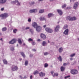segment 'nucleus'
<instances>
[{"label": "nucleus", "mask_w": 79, "mask_h": 79, "mask_svg": "<svg viewBox=\"0 0 79 79\" xmlns=\"http://www.w3.org/2000/svg\"><path fill=\"white\" fill-rule=\"evenodd\" d=\"M66 19L70 21H76L77 20V19L76 17H71L69 16H68L66 17Z\"/></svg>", "instance_id": "f257e3e1"}, {"label": "nucleus", "mask_w": 79, "mask_h": 79, "mask_svg": "<svg viewBox=\"0 0 79 79\" xmlns=\"http://www.w3.org/2000/svg\"><path fill=\"white\" fill-rule=\"evenodd\" d=\"M8 16L7 13H4L0 15V17H2V19H5Z\"/></svg>", "instance_id": "f03ea898"}, {"label": "nucleus", "mask_w": 79, "mask_h": 79, "mask_svg": "<svg viewBox=\"0 0 79 79\" xmlns=\"http://www.w3.org/2000/svg\"><path fill=\"white\" fill-rule=\"evenodd\" d=\"M12 4H13V5H15V4L16 5H17V6H19L20 5V2H19L18 1V0H16L15 1H13L11 2Z\"/></svg>", "instance_id": "7ed1b4c3"}, {"label": "nucleus", "mask_w": 79, "mask_h": 79, "mask_svg": "<svg viewBox=\"0 0 79 79\" xmlns=\"http://www.w3.org/2000/svg\"><path fill=\"white\" fill-rule=\"evenodd\" d=\"M35 28H36V30L37 32H39L42 30V27L39 26H37Z\"/></svg>", "instance_id": "20e7f679"}, {"label": "nucleus", "mask_w": 79, "mask_h": 79, "mask_svg": "<svg viewBox=\"0 0 79 79\" xmlns=\"http://www.w3.org/2000/svg\"><path fill=\"white\" fill-rule=\"evenodd\" d=\"M79 5V2H75L73 6V8L74 9H76L77 8V6Z\"/></svg>", "instance_id": "39448f33"}, {"label": "nucleus", "mask_w": 79, "mask_h": 79, "mask_svg": "<svg viewBox=\"0 0 79 79\" xmlns=\"http://www.w3.org/2000/svg\"><path fill=\"white\" fill-rule=\"evenodd\" d=\"M71 73L72 74H76L77 73V71L76 69H72L71 71Z\"/></svg>", "instance_id": "423d86ee"}, {"label": "nucleus", "mask_w": 79, "mask_h": 79, "mask_svg": "<svg viewBox=\"0 0 79 79\" xmlns=\"http://www.w3.org/2000/svg\"><path fill=\"white\" fill-rule=\"evenodd\" d=\"M45 31H47V32H49V33H52V32H53V30L50 28L47 27L45 28Z\"/></svg>", "instance_id": "0eeeda50"}, {"label": "nucleus", "mask_w": 79, "mask_h": 79, "mask_svg": "<svg viewBox=\"0 0 79 79\" xmlns=\"http://www.w3.org/2000/svg\"><path fill=\"white\" fill-rule=\"evenodd\" d=\"M40 37L41 38H42V39H46L47 38L46 35H45V34L43 33L41 34Z\"/></svg>", "instance_id": "6e6552de"}, {"label": "nucleus", "mask_w": 79, "mask_h": 79, "mask_svg": "<svg viewBox=\"0 0 79 79\" xmlns=\"http://www.w3.org/2000/svg\"><path fill=\"white\" fill-rule=\"evenodd\" d=\"M17 69H18V67H17V66L15 65H13L12 66V71H16V70H17Z\"/></svg>", "instance_id": "1a4fd4ad"}, {"label": "nucleus", "mask_w": 79, "mask_h": 79, "mask_svg": "<svg viewBox=\"0 0 79 79\" xmlns=\"http://www.w3.org/2000/svg\"><path fill=\"white\" fill-rule=\"evenodd\" d=\"M16 39H13L11 41H10L9 44H15V43H16Z\"/></svg>", "instance_id": "9d476101"}, {"label": "nucleus", "mask_w": 79, "mask_h": 79, "mask_svg": "<svg viewBox=\"0 0 79 79\" xmlns=\"http://www.w3.org/2000/svg\"><path fill=\"white\" fill-rule=\"evenodd\" d=\"M69 32V30L68 29H66L64 32V34L66 35H68V33Z\"/></svg>", "instance_id": "9b49d317"}, {"label": "nucleus", "mask_w": 79, "mask_h": 79, "mask_svg": "<svg viewBox=\"0 0 79 79\" xmlns=\"http://www.w3.org/2000/svg\"><path fill=\"white\" fill-rule=\"evenodd\" d=\"M37 9H33L30 10V13H37Z\"/></svg>", "instance_id": "f8f14e48"}, {"label": "nucleus", "mask_w": 79, "mask_h": 79, "mask_svg": "<svg viewBox=\"0 0 79 79\" xmlns=\"http://www.w3.org/2000/svg\"><path fill=\"white\" fill-rule=\"evenodd\" d=\"M32 26L33 27L35 28H36L37 26H38V25H37V24L35 22L33 23L32 24Z\"/></svg>", "instance_id": "ddd939ff"}, {"label": "nucleus", "mask_w": 79, "mask_h": 79, "mask_svg": "<svg viewBox=\"0 0 79 79\" xmlns=\"http://www.w3.org/2000/svg\"><path fill=\"white\" fill-rule=\"evenodd\" d=\"M57 11L60 16L63 15V12L60 10H57Z\"/></svg>", "instance_id": "4468645a"}, {"label": "nucleus", "mask_w": 79, "mask_h": 79, "mask_svg": "<svg viewBox=\"0 0 79 79\" xmlns=\"http://www.w3.org/2000/svg\"><path fill=\"white\" fill-rule=\"evenodd\" d=\"M59 28H60V26L57 25L56 27L55 28V30L56 32L58 31L59 30Z\"/></svg>", "instance_id": "2eb2a0df"}, {"label": "nucleus", "mask_w": 79, "mask_h": 79, "mask_svg": "<svg viewBox=\"0 0 79 79\" xmlns=\"http://www.w3.org/2000/svg\"><path fill=\"white\" fill-rule=\"evenodd\" d=\"M39 19H40V21H44L45 20V18L44 17H40L39 18Z\"/></svg>", "instance_id": "dca6fc26"}, {"label": "nucleus", "mask_w": 79, "mask_h": 79, "mask_svg": "<svg viewBox=\"0 0 79 79\" xmlns=\"http://www.w3.org/2000/svg\"><path fill=\"white\" fill-rule=\"evenodd\" d=\"M47 45V43L45 41H43L42 43V45L43 46H45V45Z\"/></svg>", "instance_id": "f3484780"}, {"label": "nucleus", "mask_w": 79, "mask_h": 79, "mask_svg": "<svg viewBox=\"0 0 79 79\" xmlns=\"http://www.w3.org/2000/svg\"><path fill=\"white\" fill-rule=\"evenodd\" d=\"M53 14L52 13H49L48 14V18H51V17H52V16H53Z\"/></svg>", "instance_id": "a211bd4d"}, {"label": "nucleus", "mask_w": 79, "mask_h": 79, "mask_svg": "<svg viewBox=\"0 0 79 79\" xmlns=\"http://www.w3.org/2000/svg\"><path fill=\"white\" fill-rule=\"evenodd\" d=\"M45 73H44L42 72H41L40 73V77H43V76H45Z\"/></svg>", "instance_id": "6ab92c4d"}, {"label": "nucleus", "mask_w": 79, "mask_h": 79, "mask_svg": "<svg viewBox=\"0 0 79 79\" xmlns=\"http://www.w3.org/2000/svg\"><path fill=\"white\" fill-rule=\"evenodd\" d=\"M63 48L62 47H61L59 49V52L60 53H61L63 51Z\"/></svg>", "instance_id": "aec40b11"}, {"label": "nucleus", "mask_w": 79, "mask_h": 79, "mask_svg": "<svg viewBox=\"0 0 79 79\" xmlns=\"http://www.w3.org/2000/svg\"><path fill=\"white\" fill-rule=\"evenodd\" d=\"M20 53L22 56H23V58H25L26 56L25 55V54H24V53L23 52H21Z\"/></svg>", "instance_id": "412c9836"}, {"label": "nucleus", "mask_w": 79, "mask_h": 79, "mask_svg": "<svg viewBox=\"0 0 79 79\" xmlns=\"http://www.w3.org/2000/svg\"><path fill=\"white\" fill-rule=\"evenodd\" d=\"M58 59L60 61H62V58H61V56H59V57H58Z\"/></svg>", "instance_id": "4be33fe9"}, {"label": "nucleus", "mask_w": 79, "mask_h": 79, "mask_svg": "<svg viewBox=\"0 0 79 79\" xmlns=\"http://www.w3.org/2000/svg\"><path fill=\"white\" fill-rule=\"evenodd\" d=\"M60 69L61 71H63L65 69V68L63 66H62L61 67Z\"/></svg>", "instance_id": "5701e85b"}, {"label": "nucleus", "mask_w": 79, "mask_h": 79, "mask_svg": "<svg viewBox=\"0 0 79 79\" xmlns=\"http://www.w3.org/2000/svg\"><path fill=\"white\" fill-rule=\"evenodd\" d=\"M3 61L4 62V63L5 64H7L8 62H7V61H6V60H5V59L4 60H3Z\"/></svg>", "instance_id": "b1692460"}, {"label": "nucleus", "mask_w": 79, "mask_h": 79, "mask_svg": "<svg viewBox=\"0 0 79 79\" xmlns=\"http://www.w3.org/2000/svg\"><path fill=\"white\" fill-rule=\"evenodd\" d=\"M44 12V10H41L39 11L40 13H42Z\"/></svg>", "instance_id": "393cba45"}, {"label": "nucleus", "mask_w": 79, "mask_h": 79, "mask_svg": "<svg viewBox=\"0 0 79 79\" xmlns=\"http://www.w3.org/2000/svg\"><path fill=\"white\" fill-rule=\"evenodd\" d=\"M18 42L20 44H22V42H21V39H18Z\"/></svg>", "instance_id": "a878e982"}, {"label": "nucleus", "mask_w": 79, "mask_h": 79, "mask_svg": "<svg viewBox=\"0 0 79 79\" xmlns=\"http://www.w3.org/2000/svg\"><path fill=\"white\" fill-rule=\"evenodd\" d=\"M68 25H65L64 26L63 28L64 29H66L67 28H68Z\"/></svg>", "instance_id": "bb28decb"}, {"label": "nucleus", "mask_w": 79, "mask_h": 79, "mask_svg": "<svg viewBox=\"0 0 79 79\" xmlns=\"http://www.w3.org/2000/svg\"><path fill=\"white\" fill-rule=\"evenodd\" d=\"M30 31L31 34H33L34 33V31L33 30H32V29H30Z\"/></svg>", "instance_id": "cd10ccee"}, {"label": "nucleus", "mask_w": 79, "mask_h": 79, "mask_svg": "<svg viewBox=\"0 0 79 79\" xmlns=\"http://www.w3.org/2000/svg\"><path fill=\"white\" fill-rule=\"evenodd\" d=\"M75 55H76V54L73 53V54H71L70 56V57H73V56H75Z\"/></svg>", "instance_id": "c85d7f7f"}, {"label": "nucleus", "mask_w": 79, "mask_h": 79, "mask_svg": "<svg viewBox=\"0 0 79 79\" xmlns=\"http://www.w3.org/2000/svg\"><path fill=\"white\" fill-rule=\"evenodd\" d=\"M18 31V30L16 29H15L13 30V32L15 34H16V33L17 31Z\"/></svg>", "instance_id": "c756f323"}, {"label": "nucleus", "mask_w": 79, "mask_h": 79, "mask_svg": "<svg viewBox=\"0 0 79 79\" xmlns=\"http://www.w3.org/2000/svg\"><path fill=\"white\" fill-rule=\"evenodd\" d=\"M37 74H39V72L38 71H37L36 70L34 72V74L35 75Z\"/></svg>", "instance_id": "7c9ffc66"}, {"label": "nucleus", "mask_w": 79, "mask_h": 79, "mask_svg": "<svg viewBox=\"0 0 79 79\" xmlns=\"http://www.w3.org/2000/svg\"><path fill=\"white\" fill-rule=\"evenodd\" d=\"M53 77H55V76H58V73H54V75H52Z\"/></svg>", "instance_id": "2f4dec72"}, {"label": "nucleus", "mask_w": 79, "mask_h": 79, "mask_svg": "<svg viewBox=\"0 0 79 79\" xmlns=\"http://www.w3.org/2000/svg\"><path fill=\"white\" fill-rule=\"evenodd\" d=\"M34 3H35V2H29V4L31 5H34Z\"/></svg>", "instance_id": "473e14b6"}, {"label": "nucleus", "mask_w": 79, "mask_h": 79, "mask_svg": "<svg viewBox=\"0 0 79 79\" xmlns=\"http://www.w3.org/2000/svg\"><path fill=\"white\" fill-rule=\"evenodd\" d=\"M2 31H5L6 30V27H4L2 28Z\"/></svg>", "instance_id": "72a5a7b5"}, {"label": "nucleus", "mask_w": 79, "mask_h": 79, "mask_svg": "<svg viewBox=\"0 0 79 79\" xmlns=\"http://www.w3.org/2000/svg\"><path fill=\"white\" fill-rule=\"evenodd\" d=\"M27 64H28V61H27V60H26L25 62V66H27Z\"/></svg>", "instance_id": "f704fd0d"}, {"label": "nucleus", "mask_w": 79, "mask_h": 79, "mask_svg": "<svg viewBox=\"0 0 79 79\" xmlns=\"http://www.w3.org/2000/svg\"><path fill=\"white\" fill-rule=\"evenodd\" d=\"M48 64H47V63H45V64H44V67L45 68H47V67H48Z\"/></svg>", "instance_id": "c9c22d12"}, {"label": "nucleus", "mask_w": 79, "mask_h": 79, "mask_svg": "<svg viewBox=\"0 0 79 79\" xmlns=\"http://www.w3.org/2000/svg\"><path fill=\"white\" fill-rule=\"evenodd\" d=\"M44 55L45 56H46V55H48L49 53L48 52H44Z\"/></svg>", "instance_id": "e433bc0d"}, {"label": "nucleus", "mask_w": 79, "mask_h": 79, "mask_svg": "<svg viewBox=\"0 0 79 79\" xmlns=\"http://www.w3.org/2000/svg\"><path fill=\"white\" fill-rule=\"evenodd\" d=\"M66 6V4H64L62 6V8H65Z\"/></svg>", "instance_id": "4c0bfd02"}, {"label": "nucleus", "mask_w": 79, "mask_h": 79, "mask_svg": "<svg viewBox=\"0 0 79 79\" xmlns=\"http://www.w3.org/2000/svg\"><path fill=\"white\" fill-rule=\"evenodd\" d=\"M2 2L3 4H4V3H6V0H2Z\"/></svg>", "instance_id": "58836bf2"}, {"label": "nucleus", "mask_w": 79, "mask_h": 79, "mask_svg": "<svg viewBox=\"0 0 79 79\" xmlns=\"http://www.w3.org/2000/svg\"><path fill=\"white\" fill-rule=\"evenodd\" d=\"M28 41L29 42V41H31V42H32L33 41V40L32 39H31V38H29L28 40Z\"/></svg>", "instance_id": "ea45409f"}, {"label": "nucleus", "mask_w": 79, "mask_h": 79, "mask_svg": "<svg viewBox=\"0 0 79 79\" xmlns=\"http://www.w3.org/2000/svg\"><path fill=\"white\" fill-rule=\"evenodd\" d=\"M10 50H11L12 51H13V50H15V48L13 47H12L11 48H10Z\"/></svg>", "instance_id": "a19ab883"}, {"label": "nucleus", "mask_w": 79, "mask_h": 79, "mask_svg": "<svg viewBox=\"0 0 79 79\" xmlns=\"http://www.w3.org/2000/svg\"><path fill=\"white\" fill-rule=\"evenodd\" d=\"M31 44L33 45H35V42H32L31 43Z\"/></svg>", "instance_id": "79ce46f5"}, {"label": "nucleus", "mask_w": 79, "mask_h": 79, "mask_svg": "<svg viewBox=\"0 0 79 79\" xmlns=\"http://www.w3.org/2000/svg\"><path fill=\"white\" fill-rule=\"evenodd\" d=\"M68 77H70V76L69 75L68 76H67L64 77V79H66L68 78Z\"/></svg>", "instance_id": "37998d69"}, {"label": "nucleus", "mask_w": 79, "mask_h": 79, "mask_svg": "<svg viewBox=\"0 0 79 79\" xmlns=\"http://www.w3.org/2000/svg\"><path fill=\"white\" fill-rule=\"evenodd\" d=\"M28 22H31V18L28 19Z\"/></svg>", "instance_id": "c03bdc74"}, {"label": "nucleus", "mask_w": 79, "mask_h": 79, "mask_svg": "<svg viewBox=\"0 0 79 79\" xmlns=\"http://www.w3.org/2000/svg\"><path fill=\"white\" fill-rule=\"evenodd\" d=\"M66 65H67V63H64L63 65L64 66H66Z\"/></svg>", "instance_id": "a18cd8bd"}, {"label": "nucleus", "mask_w": 79, "mask_h": 79, "mask_svg": "<svg viewBox=\"0 0 79 79\" xmlns=\"http://www.w3.org/2000/svg\"><path fill=\"white\" fill-rule=\"evenodd\" d=\"M3 4V2H2V0H0V4Z\"/></svg>", "instance_id": "49530a36"}, {"label": "nucleus", "mask_w": 79, "mask_h": 79, "mask_svg": "<svg viewBox=\"0 0 79 79\" xmlns=\"http://www.w3.org/2000/svg\"><path fill=\"white\" fill-rule=\"evenodd\" d=\"M30 28L29 27H26L25 28V29H26V30H27V29H29Z\"/></svg>", "instance_id": "de8ad7c7"}, {"label": "nucleus", "mask_w": 79, "mask_h": 79, "mask_svg": "<svg viewBox=\"0 0 79 79\" xmlns=\"http://www.w3.org/2000/svg\"><path fill=\"white\" fill-rule=\"evenodd\" d=\"M54 44H55V43H54V42H52L50 44L51 45H54Z\"/></svg>", "instance_id": "09e8293b"}, {"label": "nucleus", "mask_w": 79, "mask_h": 79, "mask_svg": "<svg viewBox=\"0 0 79 79\" xmlns=\"http://www.w3.org/2000/svg\"><path fill=\"white\" fill-rule=\"evenodd\" d=\"M32 51L33 52H36V49H32Z\"/></svg>", "instance_id": "8fccbe9b"}, {"label": "nucleus", "mask_w": 79, "mask_h": 79, "mask_svg": "<svg viewBox=\"0 0 79 79\" xmlns=\"http://www.w3.org/2000/svg\"><path fill=\"white\" fill-rule=\"evenodd\" d=\"M4 10V8H2L1 9V11H3Z\"/></svg>", "instance_id": "3c124183"}, {"label": "nucleus", "mask_w": 79, "mask_h": 79, "mask_svg": "<svg viewBox=\"0 0 79 79\" xmlns=\"http://www.w3.org/2000/svg\"><path fill=\"white\" fill-rule=\"evenodd\" d=\"M33 56V55L32 54H30V57H32Z\"/></svg>", "instance_id": "603ef678"}, {"label": "nucleus", "mask_w": 79, "mask_h": 79, "mask_svg": "<svg viewBox=\"0 0 79 79\" xmlns=\"http://www.w3.org/2000/svg\"><path fill=\"white\" fill-rule=\"evenodd\" d=\"M76 0H70V2H75Z\"/></svg>", "instance_id": "864d4df0"}, {"label": "nucleus", "mask_w": 79, "mask_h": 79, "mask_svg": "<svg viewBox=\"0 0 79 79\" xmlns=\"http://www.w3.org/2000/svg\"><path fill=\"white\" fill-rule=\"evenodd\" d=\"M19 77L20 78H21V79H23V77H22V76H19Z\"/></svg>", "instance_id": "5fc2aeb1"}, {"label": "nucleus", "mask_w": 79, "mask_h": 79, "mask_svg": "<svg viewBox=\"0 0 79 79\" xmlns=\"http://www.w3.org/2000/svg\"><path fill=\"white\" fill-rule=\"evenodd\" d=\"M26 78H27L26 76H24V77L23 78V79H26Z\"/></svg>", "instance_id": "6e6d98bb"}, {"label": "nucleus", "mask_w": 79, "mask_h": 79, "mask_svg": "<svg viewBox=\"0 0 79 79\" xmlns=\"http://www.w3.org/2000/svg\"><path fill=\"white\" fill-rule=\"evenodd\" d=\"M30 78L31 79H32V76L31 75L30 77Z\"/></svg>", "instance_id": "4d7b16f0"}, {"label": "nucleus", "mask_w": 79, "mask_h": 79, "mask_svg": "<svg viewBox=\"0 0 79 79\" xmlns=\"http://www.w3.org/2000/svg\"><path fill=\"white\" fill-rule=\"evenodd\" d=\"M47 26V25H44L43 26L44 27V28H45V27H46Z\"/></svg>", "instance_id": "13d9d810"}, {"label": "nucleus", "mask_w": 79, "mask_h": 79, "mask_svg": "<svg viewBox=\"0 0 79 79\" xmlns=\"http://www.w3.org/2000/svg\"><path fill=\"white\" fill-rule=\"evenodd\" d=\"M37 41H38V42H40V39H38Z\"/></svg>", "instance_id": "bf43d9fd"}, {"label": "nucleus", "mask_w": 79, "mask_h": 79, "mask_svg": "<svg viewBox=\"0 0 79 79\" xmlns=\"http://www.w3.org/2000/svg\"><path fill=\"white\" fill-rule=\"evenodd\" d=\"M51 74H53V71H51Z\"/></svg>", "instance_id": "052dcab7"}, {"label": "nucleus", "mask_w": 79, "mask_h": 79, "mask_svg": "<svg viewBox=\"0 0 79 79\" xmlns=\"http://www.w3.org/2000/svg\"><path fill=\"white\" fill-rule=\"evenodd\" d=\"M67 9H70V8H70V7H67Z\"/></svg>", "instance_id": "680f3d73"}, {"label": "nucleus", "mask_w": 79, "mask_h": 79, "mask_svg": "<svg viewBox=\"0 0 79 79\" xmlns=\"http://www.w3.org/2000/svg\"><path fill=\"white\" fill-rule=\"evenodd\" d=\"M70 60H73V59L72 58H70Z\"/></svg>", "instance_id": "e2e57ef3"}, {"label": "nucleus", "mask_w": 79, "mask_h": 79, "mask_svg": "<svg viewBox=\"0 0 79 79\" xmlns=\"http://www.w3.org/2000/svg\"><path fill=\"white\" fill-rule=\"evenodd\" d=\"M0 40L2 41V38L1 39H0Z\"/></svg>", "instance_id": "0e129e2a"}, {"label": "nucleus", "mask_w": 79, "mask_h": 79, "mask_svg": "<svg viewBox=\"0 0 79 79\" xmlns=\"http://www.w3.org/2000/svg\"><path fill=\"white\" fill-rule=\"evenodd\" d=\"M2 35V33H0V35Z\"/></svg>", "instance_id": "69168bd1"}, {"label": "nucleus", "mask_w": 79, "mask_h": 79, "mask_svg": "<svg viewBox=\"0 0 79 79\" xmlns=\"http://www.w3.org/2000/svg\"><path fill=\"white\" fill-rule=\"evenodd\" d=\"M25 43L23 44V45H25Z\"/></svg>", "instance_id": "338daca9"}, {"label": "nucleus", "mask_w": 79, "mask_h": 79, "mask_svg": "<svg viewBox=\"0 0 79 79\" xmlns=\"http://www.w3.org/2000/svg\"><path fill=\"white\" fill-rule=\"evenodd\" d=\"M78 40H79V38L78 39Z\"/></svg>", "instance_id": "774afa93"}]
</instances>
